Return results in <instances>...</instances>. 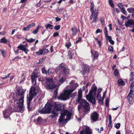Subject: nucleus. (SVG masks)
Wrapping results in <instances>:
<instances>
[{
  "label": "nucleus",
  "instance_id": "nucleus-42",
  "mask_svg": "<svg viewBox=\"0 0 134 134\" xmlns=\"http://www.w3.org/2000/svg\"><path fill=\"white\" fill-rule=\"evenodd\" d=\"M10 75V74H8L7 75L5 76L4 77H1V79H4L7 78L8 77H9V75Z\"/></svg>",
  "mask_w": 134,
  "mask_h": 134
},
{
  "label": "nucleus",
  "instance_id": "nucleus-31",
  "mask_svg": "<svg viewBox=\"0 0 134 134\" xmlns=\"http://www.w3.org/2000/svg\"><path fill=\"white\" fill-rule=\"evenodd\" d=\"M130 81H133L134 79V72H131L130 75Z\"/></svg>",
  "mask_w": 134,
  "mask_h": 134
},
{
  "label": "nucleus",
  "instance_id": "nucleus-50",
  "mask_svg": "<svg viewBox=\"0 0 134 134\" xmlns=\"http://www.w3.org/2000/svg\"><path fill=\"white\" fill-rule=\"evenodd\" d=\"M118 5L119 7L121 9H122V8H124L123 6L121 3L119 4Z\"/></svg>",
  "mask_w": 134,
  "mask_h": 134
},
{
  "label": "nucleus",
  "instance_id": "nucleus-46",
  "mask_svg": "<svg viewBox=\"0 0 134 134\" xmlns=\"http://www.w3.org/2000/svg\"><path fill=\"white\" fill-rule=\"evenodd\" d=\"M104 30L105 31V36H107V35H108V31L107 30V28L106 27H105Z\"/></svg>",
  "mask_w": 134,
  "mask_h": 134
},
{
  "label": "nucleus",
  "instance_id": "nucleus-45",
  "mask_svg": "<svg viewBox=\"0 0 134 134\" xmlns=\"http://www.w3.org/2000/svg\"><path fill=\"white\" fill-rule=\"evenodd\" d=\"M98 101V102L100 103H103V102L104 99L103 98H102L101 99L100 98V99L99 98H98V99H97Z\"/></svg>",
  "mask_w": 134,
  "mask_h": 134
},
{
  "label": "nucleus",
  "instance_id": "nucleus-2",
  "mask_svg": "<svg viewBox=\"0 0 134 134\" xmlns=\"http://www.w3.org/2000/svg\"><path fill=\"white\" fill-rule=\"evenodd\" d=\"M74 82V80H72L70 83V85L66 87V90H65L64 92L61 93L60 96L58 97V99L62 100H65L69 99L70 97H74L77 92H75L71 93L78 87V85L77 83H75L72 85Z\"/></svg>",
  "mask_w": 134,
  "mask_h": 134
},
{
  "label": "nucleus",
  "instance_id": "nucleus-38",
  "mask_svg": "<svg viewBox=\"0 0 134 134\" xmlns=\"http://www.w3.org/2000/svg\"><path fill=\"white\" fill-rule=\"evenodd\" d=\"M39 27V26H38V27H37L36 29L34 30V31L32 32V33L34 34H36L38 31V30Z\"/></svg>",
  "mask_w": 134,
  "mask_h": 134
},
{
  "label": "nucleus",
  "instance_id": "nucleus-56",
  "mask_svg": "<svg viewBox=\"0 0 134 134\" xmlns=\"http://www.w3.org/2000/svg\"><path fill=\"white\" fill-rule=\"evenodd\" d=\"M23 51H24L25 52V53L26 54H27V52H28L29 51V50L28 49H26V48H25L24 50Z\"/></svg>",
  "mask_w": 134,
  "mask_h": 134
},
{
  "label": "nucleus",
  "instance_id": "nucleus-10",
  "mask_svg": "<svg viewBox=\"0 0 134 134\" xmlns=\"http://www.w3.org/2000/svg\"><path fill=\"white\" fill-rule=\"evenodd\" d=\"M55 110L61 112L64 111V105L59 103H56L54 105Z\"/></svg>",
  "mask_w": 134,
  "mask_h": 134
},
{
  "label": "nucleus",
  "instance_id": "nucleus-1",
  "mask_svg": "<svg viewBox=\"0 0 134 134\" xmlns=\"http://www.w3.org/2000/svg\"><path fill=\"white\" fill-rule=\"evenodd\" d=\"M37 77V74L33 72L32 74L31 78L32 83L34 85V87H32L30 89L29 93V96L27 97V108L29 109H30V103L33 98L36 96L39 91L40 89L38 86V84L36 83V78Z\"/></svg>",
  "mask_w": 134,
  "mask_h": 134
},
{
  "label": "nucleus",
  "instance_id": "nucleus-12",
  "mask_svg": "<svg viewBox=\"0 0 134 134\" xmlns=\"http://www.w3.org/2000/svg\"><path fill=\"white\" fill-rule=\"evenodd\" d=\"M92 130L89 127L87 126L85 129L80 131V134H92Z\"/></svg>",
  "mask_w": 134,
  "mask_h": 134
},
{
  "label": "nucleus",
  "instance_id": "nucleus-19",
  "mask_svg": "<svg viewBox=\"0 0 134 134\" xmlns=\"http://www.w3.org/2000/svg\"><path fill=\"white\" fill-rule=\"evenodd\" d=\"M58 114V111L54 109L51 115H50V117L52 119L55 118L57 116Z\"/></svg>",
  "mask_w": 134,
  "mask_h": 134
},
{
  "label": "nucleus",
  "instance_id": "nucleus-60",
  "mask_svg": "<svg viewBox=\"0 0 134 134\" xmlns=\"http://www.w3.org/2000/svg\"><path fill=\"white\" fill-rule=\"evenodd\" d=\"M55 19L56 20V21H59L61 20V19L58 17H57L55 18Z\"/></svg>",
  "mask_w": 134,
  "mask_h": 134
},
{
  "label": "nucleus",
  "instance_id": "nucleus-44",
  "mask_svg": "<svg viewBox=\"0 0 134 134\" xmlns=\"http://www.w3.org/2000/svg\"><path fill=\"white\" fill-rule=\"evenodd\" d=\"M108 49L109 51L111 52L113 51V47L111 46H109Z\"/></svg>",
  "mask_w": 134,
  "mask_h": 134
},
{
  "label": "nucleus",
  "instance_id": "nucleus-33",
  "mask_svg": "<svg viewBox=\"0 0 134 134\" xmlns=\"http://www.w3.org/2000/svg\"><path fill=\"white\" fill-rule=\"evenodd\" d=\"M65 80V79L63 77L60 79L59 81V85H60L63 83Z\"/></svg>",
  "mask_w": 134,
  "mask_h": 134
},
{
  "label": "nucleus",
  "instance_id": "nucleus-22",
  "mask_svg": "<svg viewBox=\"0 0 134 134\" xmlns=\"http://www.w3.org/2000/svg\"><path fill=\"white\" fill-rule=\"evenodd\" d=\"M71 31H72V34L74 36L76 35L77 33V29L75 27L72 28Z\"/></svg>",
  "mask_w": 134,
  "mask_h": 134
},
{
  "label": "nucleus",
  "instance_id": "nucleus-47",
  "mask_svg": "<svg viewBox=\"0 0 134 134\" xmlns=\"http://www.w3.org/2000/svg\"><path fill=\"white\" fill-rule=\"evenodd\" d=\"M120 124L119 123H117L115 125V127L117 129H119L120 126Z\"/></svg>",
  "mask_w": 134,
  "mask_h": 134
},
{
  "label": "nucleus",
  "instance_id": "nucleus-4",
  "mask_svg": "<svg viewBox=\"0 0 134 134\" xmlns=\"http://www.w3.org/2000/svg\"><path fill=\"white\" fill-rule=\"evenodd\" d=\"M16 93L17 98L18 99L17 103L19 108V111L22 113L23 110V105L24 102V94L25 90H23L22 87H19L17 90Z\"/></svg>",
  "mask_w": 134,
  "mask_h": 134
},
{
  "label": "nucleus",
  "instance_id": "nucleus-23",
  "mask_svg": "<svg viewBox=\"0 0 134 134\" xmlns=\"http://www.w3.org/2000/svg\"><path fill=\"white\" fill-rule=\"evenodd\" d=\"M94 4L93 2L91 3V5L90 6V11L91 13L94 12Z\"/></svg>",
  "mask_w": 134,
  "mask_h": 134
},
{
  "label": "nucleus",
  "instance_id": "nucleus-41",
  "mask_svg": "<svg viewBox=\"0 0 134 134\" xmlns=\"http://www.w3.org/2000/svg\"><path fill=\"white\" fill-rule=\"evenodd\" d=\"M119 73L118 70L117 69H115L114 70V74L115 76L118 75Z\"/></svg>",
  "mask_w": 134,
  "mask_h": 134
},
{
  "label": "nucleus",
  "instance_id": "nucleus-28",
  "mask_svg": "<svg viewBox=\"0 0 134 134\" xmlns=\"http://www.w3.org/2000/svg\"><path fill=\"white\" fill-rule=\"evenodd\" d=\"M0 42L3 43H7V41L4 37H3L1 39Z\"/></svg>",
  "mask_w": 134,
  "mask_h": 134
},
{
  "label": "nucleus",
  "instance_id": "nucleus-32",
  "mask_svg": "<svg viewBox=\"0 0 134 134\" xmlns=\"http://www.w3.org/2000/svg\"><path fill=\"white\" fill-rule=\"evenodd\" d=\"M112 123L111 117L110 115L109 116V124L108 126H110Z\"/></svg>",
  "mask_w": 134,
  "mask_h": 134
},
{
  "label": "nucleus",
  "instance_id": "nucleus-37",
  "mask_svg": "<svg viewBox=\"0 0 134 134\" xmlns=\"http://www.w3.org/2000/svg\"><path fill=\"white\" fill-rule=\"evenodd\" d=\"M121 11L125 15H127V13L126 11L124 8H122V9H121Z\"/></svg>",
  "mask_w": 134,
  "mask_h": 134
},
{
  "label": "nucleus",
  "instance_id": "nucleus-8",
  "mask_svg": "<svg viewBox=\"0 0 134 134\" xmlns=\"http://www.w3.org/2000/svg\"><path fill=\"white\" fill-rule=\"evenodd\" d=\"M62 70L61 74L65 75H67L69 74V72L65 68L64 66V64H60L58 68L55 69V71L57 72H58V70Z\"/></svg>",
  "mask_w": 134,
  "mask_h": 134
},
{
  "label": "nucleus",
  "instance_id": "nucleus-62",
  "mask_svg": "<svg viewBox=\"0 0 134 134\" xmlns=\"http://www.w3.org/2000/svg\"><path fill=\"white\" fill-rule=\"evenodd\" d=\"M21 58V57H19V56H17V57H15L14 58L13 60H15V59H20Z\"/></svg>",
  "mask_w": 134,
  "mask_h": 134
},
{
  "label": "nucleus",
  "instance_id": "nucleus-3",
  "mask_svg": "<svg viewBox=\"0 0 134 134\" xmlns=\"http://www.w3.org/2000/svg\"><path fill=\"white\" fill-rule=\"evenodd\" d=\"M82 90L81 89H80L78 91V99H76L77 103L80 102V105L78 107V109L79 110L80 107H83V111L85 114H87L90 111V107L89 103L86 101L81 99L82 95Z\"/></svg>",
  "mask_w": 134,
  "mask_h": 134
},
{
  "label": "nucleus",
  "instance_id": "nucleus-51",
  "mask_svg": "<svg viewBox=\"0 0 134 134\" xmlns=\"http://www.w3.org/2000/svg\"><path fill=\"white\" fill-rule=\"evenodd\" d=\"M59 35V33L58 32H55L53 34V36L54 37H56L58 36Z\"/></svg>",
  "mask_w": 134,
  "mask_h": 134
},
{
  "label": "nucleus",
  "instance_id": "nucleus-34",
  "mask_svg": "<svg viewBox=\"0 0 134 134\" xmlns=\"http://www.w3.org/2000/svg\"><path fill=\"white\" fill-rule=\"evenodd\" d=\"M0 52H1L2 56L3 57L5 58V51L3 50H2L1 49H0Z\"/></svg>",
  "mask_w": 134,
  "mask_h": 134
},
{
  "label": "nucleus",
  "instance_id": "nucleus-6",
  "mask_svg": "<svg viewBox=\"0 0 134 134\" xmlns=\"http://www.w3.org/2000/svg\"><path fill=\"white\" fill-rule=\"evenodd\" d=\"M97 90V87L94 86L92 88V89L90 91L89 94L86 96L87 99L88 101L93 104H94L96 102L95 96Z\"/></svg>",
  "mask_w": 134,
  "mask_h": 134
},
{
  "label": "nucleus",
  "instance_id": "nucleus-17",
  "mask_svg": "<svg viewBox=\"0 0 134 134\" xmlns=\"http://www.w3.org/2000/svg\"><path fill=\"white\" fill-rule=\"evenodd\" d=\"M34 121L35 123L38 124H42L44 123V121L46 122V120L43 119L40 116L38 117L36 120H34Z\"/></svg>",
  "mask_w": 134,
  "mask_h": 134
},
{
  "label": "nucleus",
  "instance_id": "nucleus-53",
  "mask_svg": "<svg viewBox=\"0 0 134 134\" xmlns=\"http://www.w3.org/2000/svg\"><path fill=\"white\" fill-rule=\"evenodd\" d=\"M109 42H110V43L111 44H113L114 43V42L111 39L110 40H109Z\"/></svg>",
  "mask_w": 134,
  "mask_h": 134
},
{
  "label": "nucleus",
  "instance_id": "nucleus-29",
  "mask_svg": "<svg viewBox=\"0 0 134 134\" xmlns=\"http://www.w3.org/2000/svg\"><path fill=\"white\" fill-rule=\"evenodd\" d=\"M26 41L27 42H29L30 43H32L34 42L35 40L34 39H33L32 38H29V39H27V38H26L25 39Z\"/></svg>",
  "mask_w": 134,
  "mask_h": 134
},
{
  "label": "nucleus",
  "instance_id": "nucleus-18",
  "mask_svg": "<svg viewBox=\"0 0 134 134\" xmlns=\"http://www.w3.org/2000/svg\"><path fill=\"white\" fill-rule=\"evenodd\" d=\"M129 103L132 104L134 102V96L128 94L127 97Z\"/></svg>",
  "mask_w": 134,
  "mask_h": 134
},
{
  "label": "nucleus",
  "instance_id": "nucleus-63",
  "mask_svg": "<svg viewBox=\"0 0 134 134\" xmlns=\"http://www.w3.org/2000/svg\"><path fill=\"white\" fill-rule=\"evenodd\" d=\"M53 46H51L50 48V50L51 51V52H52L53 51Z\"/></svg>",
  "mask_w": 134,
  "mask_h": 134
},
{
  "label": "nucleus",
  "instance_id": "nucleus-27",
  "mask_svg": "<svg viewBox=\"0 0 134 134\" xmlns=\"http://www.w3.org/2000/svg\"><path fill=\"white\" fill-rule=\"evenodd\" d=\"M129 95H133L134 96V88H130V92Z\"/></svg>",
  "mask_w": 134,
  "mask_h": 134
},
{
  "label": "nucleus",
  "instance_id": "nucleus-64",
  "mask_svg": "<svg viewBox=\"0 0 134 134\" xmlns=\"http://www.w3.org/2000/svg\"><path fill=\"white\" fill-rule=\"evenodd\" d=\"M115 10H116V12H117V13H118L120 12V11H119V9H118L117 8H115Z\"/></svg>",
  "mask_w": 134,
  "mask_h": 134
},
{
  "label": "nucleus",
  "instance_id": "nucleus-61",
  "mask_svg": "<svg viewBox=\"0 0 134 134\" xmlns=\"http://www.w3.org/2000/svg\"><path fill=\"white\" fill-rule=\"evenodd\" d=\"M111 26L112 25L111 24H109L108 25V26L109 27V29L110 30H111L112 29V28L111 27Z\"/></svg>",
  "mask_w": 134,
  "mask_h": 134
},
{
  "label": "nucleus",
  "instance_id": "nucleus-7",
  "mask_svg": "<svg viewBox=\"0 0 134 134\" xmlns=\"http://www.w3.org/2000/svg\"><path fill=\"white\" fill-rule=\"evenodd\" d=\"M46 83L47 87L49 89H51L56 87V86L54 83L53 79L52 78L47 79Z\"/></svg>",
  "mask_w": 134,
  "mask_h": 134
},
{
  "label": "nucleus",
  "instance_id": "nucleus-58",
  "mask_svg": "<svg viewBox=\"0 0 134 134\" xmlns=\"http://www.w3.org/2000/svg\"><path fill=\"white\" fill-rule=\"evenodd\" d=\"M58 89H56L54 92V94L55 95H57V94Z\"/></svg>",
  "mask_w": 134,
  "mask_h": 134
},
{
  "label": "nucleus",
  "instance_id": "nucleus-55",
  "mask_svg": "<svg viewBox=\"0 0 134 134\" xmlns=\"http://www.w3.org/2000/svg\"><path fill=\"white\" fill-rule=\"evenodd\" d=\"M23 51H24L25 52V53L26 54H27V52H28L29 51V50L28 49H26V48H25L24 50Z\"/></svg>",
  "mask_w": 134,
  "mask_h": 134
},
{
  "label": "nucleus",
  "instance_id": "nucleus-24",
  "mask_svg": "<svg viewBox=\"0 0 134 134\" xmlns=\"http://www.w3.org/2000/svg\"><path fill=\"white\" fill-rule=\"evenodd\" d=\"M31 28V25L29 24L27 25V27H24L23 29V30L24 31H29Z\"/></svg>",
  "mask_w": 134,
  "mask_h": 134
},
{
  "label": "nucleus",
  "instance_id": "nucleus-21",
  "mask_svg": "<svg viewBox=\"0 0 134 134\" xmlns=\"http://www.w3.org/2000/svg\"><path fill=\"white\" fill-rule=\"evenodd\" d=\"M125 82L121 79H119L118 80V85L119 86H121L125 85Z\"/></svg>",
  "mask_w": 134,
  "mask_h": 134
},
{
  "label": "nucleus",
  "instance_id": "nucleus-36",
  "mask_svg": "<svg viewBox=\"0 0 134 134\" xmlns=\"http://www.w3.org/2000/svg\"><path fill=\"white\" fill-rule=\"evenodd\" d=\"M71 42H69L67 44L65 45V46L68 49H69L70 47L71 46Z\"/></svg>",
  "mask_w": 134,
  "mask_h": 134
},
{
  "label": "nucleus",
  "instance_id": "nucleus-52",
  "mask_svg": "<svg viewBox=\"0 0 134 134\" xmlns=\"http://www.w3.org/2000/svg\"><path fill=\"white\" fill-rule=\"evenodd\" d=\"M102 31L100 30V29H97V30H96V34H97L98 33H100L102 32Z\"/></svg>",
  "mask_w": 134,
  "mask_h": 134
},
{
  "label": "nucleus",
  "instance_id": "nucleus-54",
  "mask_svg": "<svg viewBox=\"0 0 134 134\" xmlns=\"http://www.w3.org/2000/svg\"><path fill=\"white\" fill-rule=\"evenodd\" d=\"M99 45V47H100L102 45V43L101 41H97Z\"/></svg>",
  "mask_w": 134,
  "mask_h": 134
},
{
  "label": "nucleus",
  "instance_id": "nucleus-25",
  "mask_svg": "<svg viewBox=\"0 0 134 134\" xmlns=\"http://www.w3.org/2000/svg\"><path fill=\"white\" fill-rule=\"evenodd\" d=\"M42 55H44L45 54L48 53L49 51L48 49L45 48H43L42 49Z\"/></svg>",
  "mask_w": 134,
  "mask_h": 134
},
{
  "label": "nucleus",
  "instance_id": "nucleus-16",
  "mask_svg": "<svg viewBox=\"0 0 134 134\" xmlns=\"http://www.w3.org/2000/svg\"><path fill=\"white\" fill-rule=\"evenodd\" d=\"M90 71L89 67L87 65H84L83 67L82 70V74L83 76L85 75V73L87 72L88 73Z\"/></svg>",
  "mask_w": 134,
  "mask_h": 134
},
{
  "label": "nucleus",
  "instance_id": "nucleus-43",
  "mask_svg": "<svg viewBox=\"0 0 134 134\" xmlns=\"http://www.w3.org/2000/svg\"><path fill=\"white\" fill-rule=\"evenodd\" d=\"M60 26L59 25L55 26L54 27V29L56 30H58L60 29Z\"/></svg>",
  "mask_w": 134,
  "mask_h": 134
},
{
  "label": "nucleus",
  "instance_id": "nucleus-20",
  "mask_svg": "<svg viewBox=\"0 0 134 134\" xmlns=\"http://www.w3.org/2000/svg\"><path fill=\"white\" fill-rule=\"evenodd\" d=\"M91 53L92 55H93L94 57V58L93 59V60H94L96 58H97L98 57V53L97 51H95L94 54L93 53V51L92 50L91 51Z\"/></svg>",
  "mask_w": 134,
  "mask_h": 134
},
{
  "label": "nucleus",
  "instance_id": "nucleus-59",
  "mask_svg": "<svg viewBox=\"0 0 134 134\" xmlns=\"http://www.w3.org/2000/svg\"><path fill=\"white\" fill-rule=\"evenodd\" d=\"M134 87V82L131 84L130 86V88H133Z\"/></svg>",
  "mask_w": 134,
  "mask_h": 134
},
{
  "label": "nucleus",
  "instance_id": "nucleus-15",
  "mask_svg": "<svg viewBox=\"0 0 134 134\" xmlns=\"http://www.w3.org/2000/svg\"><path fill=\"white\" fill-rule=\"evenodd\" d=\"M125 25L126 27L131 26L132 25L134 26V20L132 19H129L125 24ZM132 32H134V27L132 29Z\"/></svg>",
  "mask_w": 134,
  "mask_h": 134
},
{
  "label": "nucleus",
  "instance_id": "nucleus-39",
  "mask_svg": "<svg viewBox=\"0 0 134 134\" xmlns=\"http://www.w3.org/2000/svg\"><path fill=\"white\" fill-rule=\"evenodd\" d=\"M46 29H50L51 30L53 29V26L50 24H48L46 26Z\"/></svg>",
  "mask_w": 134,
  "mask_h": 134
},
{
  "label": "nucleus",
  "instance_id": "nucleus-35",
  "mask_svg": "<svg viewBox=\"0 0 134 134\" xmlns=\"http://www.w3.org/2000/svg\"><path fill=\"white\" fill-rule=\"evenodd\" d=\"M109 3L111 7H114V5L113 3L112 0H109Z\"/></svg>",
  "mask_w": 134,
  "mask_h": 134
},
{
  "label": "nucleus",
  "instance_id": "nucleus-26",
  "mask_svg": "<svg viewBox=\"0 0 134 134\" xmlns=\"http://www.w3.org/2000/svg\"><path fill=\"white\" fill-rule=\"evenodd\" d=\"M49 69L47 71L44 68H43L42 69V73L44 74H49Z\"/></svg>",
  "mask_w": 134,
  "mask_h": 134
},
{
  "label": "nucleus",
  "instance_id": "nucleus-9",
  "mask_svg": "<svg viewBox=\"0 0 134 134\" xmlns=\"http://www.w3.org/2000/svg\"><path fill=\"white\" fill-rule=\"evenodd\" d=\"M98 11V10L96 9L94 10V12L91 13V14L90 16V19L91 20H92V23L97 22Z\"/></svg>",
  "mask_w": 134,
  "mask_h": 134
},
{
  "label": "nucleus",
  "instance_id": "nucleus-40",
  "mask_svg": "<svg viewBox=\"0 0 134 134\" xmlns=\"http://www.w3.org/2000/svg\"><path fill=\"white\" fill-rule=\"evenodd\" d=\"M36 53L38 55H42V49L36 52Z\"/></svg>",
  "mask_w": 134,
  "mask_h": 134
},
{
  "label": "nucleus",
  "instance_id": "nucleus-5",
  "mask_svg": "<svg viewBox=\"0 0 134 134\" xmlns=\"http://www.w3.org/2000/svg\"><path fill=\"white\" fill-rule=\"evenodd\" d=\"M61 115L59 116V124L60 125H63L65 124L66 122V119H65V116L70 118L72 115V113L68 110H65L63 113L60 112Z\"/></svg>",
  "mask_w": 134,
  "mask_h": 134
},
{
  "label": "nucleus",
  "instance_id": "nucleus-57",
  "mask_svg": "<svg viewBox=\"0 0 134 134\" xmlns=\"http://www.w3.org/2000/svg\"><path fill=\"white\" fill-rule=\"evenodd\" d=\"M106 37V39L109 40H110L111 39V37L110 36H108L107 35V36H105Z\"/></svg>",
  "mask_w": 134,
  "mask_h": 134
},
{
  "label": "nucleus",
  "instance_id": "nucleus-30",
  "mask_svg": "<svg viewBox=\"0 0 134 134\" xmlns=\"http://www.w3.org/2000/svg\"><path fill=\"white\" fill-rule=\"evenodd\" d=\"M18 48H19V49L20 50L23 51L26 48L25 47V46L23 45H19L18 47Z\"/></svg>",
  "mask_w": 134,
  "mask_h": 134
},
{
  "label": "nucleus",
  "instance_id": "nucleus-11",
  "mask_svg": "<svg viewBox=\"0 0 134 134\" xmlns=\"http://www.w3.org/2000/svg\"><path fill=\"white\" fill-rule=\"evenodd\" d=\"M51 106L50 105L46 104L44 108L41 110V113H49L51 110Z\"/></svg>",
  "mask_w": 134,
  "mask_h": 134
},
{
  "label": "nucleus",
  "instance_id": "nucleus-49",
  "mask_svg": "<svg viewBox=\"0 0 134 134\" xmlns=\"http://www.w3.org/2000/svg\"><path fill=\"white\" fill-rule=\"evenodd\" d=\"M132 8H128L127 9V10L129 13H131L132 12Z\"/></svg>",
  "mask_w": 134,
  "mask_h": 134
},
{
  "label": "nucleus",
  "instance_id": "nucleus-48",
  "mask_svg": "<svg viewBox=\"0 0 134 134\" xmlns=\"http://www.w3.org/2000/svg\"><path fill=\"white\" fill-rule=\"evenodd\" d=\"M105 104L107 106H108L109 105V99L108 98H107L106 100Z\"/></svg>",
  "mask_w": 134,
  "mask_h": 134
},
{
  "label": "nucleus",
  "instance_id": "nucleus-14",
  "mask_svg": "<svg viewBox=\"0 0 134 134\" xmlns=\"http://www.w3.org/2000/svg\"><path fill=\"white\" fill-rule=\"evenodd\" d=\"M91 118L93 121H96L98 120V114L96 112H94L91 114Z\"/></svg>",
  "mask_w": 134,
  "mask_h": 134
},
{
  "label": "nucleus",
  "instance_id": "nucleus-13",
  "mask_svg": "<svg viewBox=\"0 0 134 134\" xmlns=\"http://www.w3.org/2000/svg\"><path fill=\"white\" fill-rule=\"evenodd\" d=\"M4 117L5 118H8L12 113V110L10 108L3 111Z\"/></svg>",
  "mask_w": 134,
  "mask_h": 134
}]
</instances>
